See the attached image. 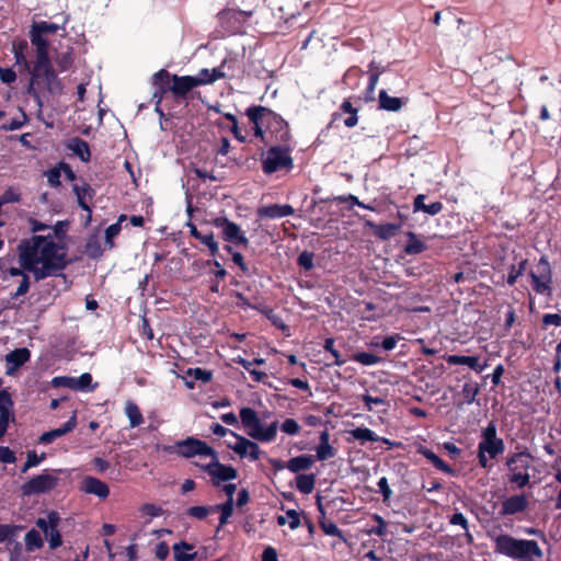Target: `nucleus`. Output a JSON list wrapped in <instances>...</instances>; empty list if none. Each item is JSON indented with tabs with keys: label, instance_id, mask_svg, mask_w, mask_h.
<instances>
[{
	"label": "nucleus",
	"instance_id": "nucleus-1",
	"mask_svg": "<svg viewBox=\"0 0 561 561\" xmlns=\"http://www.w3.org/2000/svg\"><path fill=\"white\" fill-rule=\"evenodd\" d=\"M19 267H10L11 277H23L32 273L35 282L48 277L64 276L69 264L67 248L53 240L51 236L33 234L22 239L16 248Z\"/></svg>",
	"mask_w": 561,
	"mask_h": 561
},
{
	"label": "nucleus",
	"instance_id": "nucleus-2",
	"mask_svg": "<svg viewBox=\"0 0 561 561\" xmlns=\"http://www.w3.org/2000/svg\"><path fill=\"white\" fill-rule=\"evenodd\" d=\"M494 551L517 561H535L543 556L536 540L517 539L507 534L493 538Z\"/></svg>",
	"mask_w": 561,
	"mask_h": 561
},
{
	"label": "nucleus",
	"instance_id": "nucleus-3",
	"mask_svg": "<svg viewBox=\"0 0 561 561\" xmlns=\"http://www.w3.org/2000/svg\"><path fill=\"white\" fill-rule=\"evenodd\" d=\"M248 121L252 124L251 129L254 131V136L261 138L264 144L271 141L267 133L272 126L282 124V118L277 114L261 105L248 107Z\"/></svg>",
	"mask_w": 561,
	"mask_h": 561
},
{
	"label": "nucleus",
	"instance_id": "nucleus-4",
	"mask_svg": "<svg viewBox=\"0 0 561 561\" xmlns=\"http://www.w3.org/2000/svg\"><path fill=\"white\" fill-rule=\"evenodd\" d=\"M528 276L531 288L537 295L552 296L553 272L547 255L540 256L536 270H530Z\"/></svg>",
	"mask_w": 561,
	"mask_h": 561
},
{
	"label": "nucleus",
	"instance_id": "nucleus-5",
	"mask_svg": "<svg viewBox=\"0 0 561 561\" xmlns=\"http://www.w3.org/2000/svg\"><path fill=\"white\" fill-rule=\"evenodd\" d=\"M294 161L289 148L286 146H272L262 153V169L265 174L275 173L282 169L291 170Z\"/></svg>",
	"mask_w": 561,
	"mask_h": 561
},
{
	"label": "nucleus",
	"instance_id": "nucleus-6",
	"mask_svg": "<svg viewBox=\"0 0 561 561\" xmlns=\"http://www.w3.org/2000/svg\"><path fill=\"white\" fill-rule=\"evenodd\" d=\"M277 426V421L264 425L257 413L253 409L248 408V436L263 443H268L275 439Z\"/></svg>",
	"mask_w": 561,
	"mask_h": 561
},
{
	"label": "nucleus",
	"instance_id": "nucleus-7",
	"mask_svg": "<svg viewBox=\"0 0 561 561\" xmlns=\"http://www.w3.org/2000/svg\"><path fill=\"white\" fill-rule=\"evenodd\" d=\"M58 477L45 469L41 474H37L24 482L21 485V492L24 496L48 493L58 485Z\"/></svg>",
	"mask_w": 561,
	"mask_h": 561
},
{
	"label": "nucleus",
	"instance_id": "nucleus-8",
	"mask_svg": "<svg viewBox=\"0 0 561 561\" xmlns=\"http://www.w3.org/2000/svg\"><path fill=\"white\" fill-rule=\"evenodd\" d=\"M478 447L486 453L489 458L496 459L505 450L504 440L497 436V428L494 421H491L481 432V439Z\"/></svg>",
	"mask_w": 561,
	"mask_h": 561
},
{
	"label": "nucleus",
	"instance_id": "nucleus-9",
	"mask_svg": "<svg viewBox=\"0 0 561 561\" xmlns=\"http://www.w3.org/2000/svg\"><path fill=\"white\" fill-rule=\"evenodd\" d=\"M175 451L184 458H191L196 455L210 456L214 459L217 457V453L211 447H209L205 442L194 437H187L184 440L178 442L175 445Z\"/></svg>",
	"mask_w": 561,
	"mask_h": 561
},
{
	"label": "nucleus",
	"instance_id": "nucleus-10",
	"mask_svg": "<svg viewBox=\"0 0 561 561\" xmlns=\"http://www.w3.org/2000/svg\"><path fill=\"white\" fill-rule=\"evenodd\" d=\"M173 75L165 69H160L152 76L154 91L152 98L156 100V111L163 115L160 104L168 93H172Z\"/></svg>",
	"mask_w": 561,
	"mask_h": 561
},
{
	"label": "nucleus",
	"instance_id": "nucleus-11",
	"mask_svg": "<svg viewBox=\"0 0 561 561\" xmlns=\"http://www.w3.org/2000/svg\"><path fill=\"white\" fill-rule=\"evenodd\" d=\"M205 471L210 476L215 485L221 482L230 481L237 478V470L231 466L220 463L217 458L213 462L205 466Z\"/></svg>",
	"mask_w": 561,
	"mask_h": 561
},
{
	"label": "nucleus",
	"instance_id": "nucleus-12",
	"mask_svg": "<svg viewBox=\"0 0 561 561\" xmlns=\"http://www.w3.org/2000/svg\"><path fill=\"white\" fill-rule=\"evenodd\" d=\"M72 192L77 197L78 206L88 213L87 225H89L91 221L92 209L88 204V199L91 201L94 197L95 191L88 182L81 180V184H73Z\"/></svg>",
	"mask_w": 561,
	"mask_h": 561
},
{
	"label": "nucleus",
	"instance_id": "nucleus-13",
	"mask_svg": "<svg viewBox=\"0 0 561 561\" xmlns=\"http://www.w3.org/2000/svg\"><path fill=\"white\" fill-rule=\"evenodd\" d=\"M344 114H347V117L343 119V124L345 127L353 128L357 125L358 108L353 106L351 99H344L339 110L332 114L330 126H332L335 122L340 121Z\"/></svg>",
	"mask_w": 561,
	"mask_h": 561
},
{
	"label": "nucleus",
	"instance_id": "nucleus-14",
	"mask_svg": "<svg viewBox=\"0 0 561 561\" xmlns=\"http://www.w3.org/2000/svg\"><path fill=\"white\" fill-rule=\"evenodd\" d=\"M215 226L221 228L222 237L226 241L231 243H244L245 238L243 237L238 225L229 221L225 217H218L214 220Z\"/></svg>",
	"mask_w": 561,
	"mask_h": 561
},
{
	"label": "nucleus",
	"instance_id": "nucleus-15",
	"mask_svg": "<svg viewBox=\"0 0 561 561\" xmlns=\"http://www.w3.org/2000/svg\"><path fill=\"white\" fill-rule=\"evenodd\" d=\"M31 358V352L26 347H20L11 351L5 355L8 376L13 375L21 366L27 363Z\"/></svg>",
	"mask_w": 561,
	"mask_h": 561
},
{
	"label": "nucleus",
	"instance_id": "nucleus-16",
	"mask_svg": "<svg viewBox=\"0 0 561 561\" xmlns=\"http://www.w3.org/2000/svg\"><path fill=\"white\" fill-rule=\"evenodd\" d=\"M528 499L526 494H515L502 502V508L500 514L502 516L515 515L523 513L528 507Z\"/></svg>",
	"mask_w": 561,
	"mask_h": 561
},
{
	"label": "nucleus",
	"instance_id": "nucleus-17",
	"mask_svg": "<svg viewBox=\"0 0 561 561\" xmlns=\"http://www.w3.org/2000/svg\"><path fill=\"white\" fill-rule=\"evenodd\" d=\"M196 87H198V81L193 76L173 75L172 95L174 99H185L187 93Z\"/></svg>",
	"mask_w": 561,
	"mask_h": 561
},
{
	"label": "nucleus",
	"instance_id": "nucleus-18",
	"mask_svg": "<svg viewBox=\"0 0 561 561\" xmlns=\"http://www.w3.org/2000/svg\"><path fill=\"white\" fill-rule=\"evenodd\" d=\"M81 491H83L87 494H93L98 497L104 500L110 495V488L108 485L101 481L98 478L88 476L83 478L81 482Z\"/></svg>",
	"mask_w": 561,
	"mask_h": 561
},
{
	"label": "nucleus",
	"instance_id": "nucleus-19",
	"mask_svg": "<svg viewBox=\"0 0 561 561\" xmlns=\"http://www.w3.org/2000/svg\"><path fill=\"white\" fill-rule=\"evenodd\" d=\"M210 431L217 435V436H226L227 434H230L234 439L236 443L231 444L228 443V446L232 448L241 458L245 457V437L239 436L232 431L224 427L219 423H214L210 425Z\"/></svg>",
	"mask_w": 561,
	"mask_h": 561
},
{
	"label": "nucleus",
	"instance_id": "nucleus-20",
	"mask_svg": "<svg viewBox=\"0 0 561 561\" xmlns=\"http://www.w3.org/2000/svg\"><path fill=\"white\" fill-rule=\"evenodd\" d=\"M295 209L289 204L278 205V204H271L267 206H262L257 209V216L260 218H283L287 216L294 215Z\"/></svg>",
	"mask_w": 561,
	"mask_h": 561
},
{
	"label": "nucleus",
	"instance_id": "nucleus-21",
	"mask_svg": "<svg viewBox=\"0 0 561 561\" xmlns=\"http://www.w3.org/2000/svg\"><path fill=\"white\" fill-rule=\"evenodd\" d=\"M365 226L380 240H389L394 237L401 228L399 224H376L371 220H365Z\"/></svg>",
	"mask_w": 561,
	"mask_h": 561
},
{
	"label": "nucleus",
	"instance_id": "nucleus-22",
	"mask_svg": "<svg viewBox=\"0 0 561 561\" xmlns=\"http://www.w3.org/2000/svg\"><path fill=\"white\" fill-rule=\"evenodd\" d=\"M531 458L528 451H519L515 453L512 456L507 457L506 466L510 472H523L528 471L530 467L529 459Z\"/></svg>",
	"mask_w": 561,
	"mask_h": 561
},
{
	"label": "nucleus",
	"instance_id": "nucleus-23",
	"mask_svg": "<svg viewBox=\"0 0 561 561\" xmlns=\"http://www.w3.org/2000/svg\"><path fill=\"white\" fill-rule=\"evenodd\" d=\"M48 518L50 519V528L45 533V537L48 540L50 549H56L62 543L61 535L58 530L60 517L57 512H50Z\"/></svg>",
	"mask_w": 561,
	"mask_h": 561
},
{
	"label": "nucleus",
	"instance_id": "nucleus-24",
	"mask_svg": "<svg viewBox=\"0 0 561 561\" xmlns=\"http://www.w3.org/2000/svg\"><path fill=\"white\" fill-rule=\"evenodd\" d=\"M38 79L43 80L49 93L60 94L62 92L64 85L53 67L42 70Z\"/></svg>",
	"mask_w": 561,
	"mask_h": 561
},
{
	"label": "nucleus",
	"instance_id": "nucleus-25",
	"mask_svg": "<svg viewBox=\"0 0 561 561\" xmlns=\"http://www.w3.org/2000/svg\"><path fill=\"white\" fill-rule=\"evenodd\" d=\"M445 360L449 365H467L469 368L477 373H482L485 365L479 363L478 356H466V355H446Z\"/></svg>",
	"mask_w": 561,
	"mask_h": 561
},
{
	"label": "nucleus",
	"instance_id": "nucleus-26",
	"mask_svg": "<svg viewBox=\"0 0 561 561\" xmlns=\"http://www.w3.org/2000/svg\"><path fill=\"white\" fill-rule=\"evenodd\" d=\"M67 148L73 152L81 161L89 162L91 158V150L89 144L80 137L70 139Z\"/></svg>",
	"mask_w": 561,
	"mask_h": 561
},
{
	"label": "nucleus",
	"instance_id": "nucleus-27",
	"mask_svg": "<svg viewBox=\"0 0 561 561\" xmlns=\"http://www.w3.org/2000/svg\"><path fill=\"white\" fill-rule=\"evenodd\" d=\"M314 463V457L312 455H300L290 458L286 462V468L293 473H299L301 471L309 470Z\"/></svg>",
	"mask_w": 561,
	"mask_h": 561
},
{
	"label": "nucleus",
	"instance_id": "nucleus-28",
	"mask_svg": "<svg viewBox=\"0 0 561 561\" xmlns=\"http://www.w3.org/2000/svg\"><path fill=\"white\" fill-rule=\"evenodd\" d=\"M379 108L388 112H399L404 101L401 98L390 96L386 90H380L378 95Z\"/></svg>",
	"mask_w": 561,
	"mask_h": 561
},
{
	"label": "nucleus",
	"instance_id": "nucleus-29",
	"mask_svg": "<svg viewBox=\"0 0 561 561\" xmlns=\"http://www.w3.org/2000/svg\"><path fill=\"white\" fill-rule=\"evenodd\" d=\"M350 434L352 435V437L354 439L360 442V444H364L366 442H379V440H381L383 444L392 445L390 439L377 436L375 434V432L371 431L368 427H356L354 430H351Z\"/></svg>",
	"mask_w": 561,
	"mask_h": 561
},
{
	"label": "nucleus",
	"instance_id": "nucleus-30",
	"mask_svg": "<svg viewBox=\"0 0 561 561\" xmlns=\"http://www.w3.org/2000/svg\"><path fill=\"white\" fill-rule=\"evenodd\" d=\"M407 238L408 241L403 249L407 255H416L427 250L426 243L420 240L413 231L407 232Z\"/></svg>",
	"mask_w": 561,
	"mask_h": 561
},
{
	"label": "nucleus",
	"instance_id": "nucleus-31",
	"mask_svg": "<svg viewBox=\"0 0 561 561\" xmlns=\"http://www.w3.org/2000/svg\"><path fill=\"white\" fill-rule=\"evenodd\" d=\"M53 67L49 58V49L36 50V61L32 71V79L38 80L41 71Z\"/></svg>",
	"mask_w": 561,
	"mask_h": 561
},
{
	"label": "nucleus",
	"instance_id": "nucleus-32",
	"mask_svg": "<svg viewBox=\"0 0 561 561\" xmlns=\"http://www.w3.org/2000/svg\"><path fill=\"white\" fill-rule=\"evenodd\" d=\"M225 77V73L221 71L219 67L213 68L211 70L204 68L198 71L196 76H193L196 81H198L199 85H205L215 82L218 79Z\"/></svg>",
	"mask_w": 561,
	"mask_h": 561
},
{
	"label": "nucleus",
	"instance_id": "nucleus-33",
	"mask_svg": "<svg viewBox=\"0 0 561 561\" xmlns=\"http://www.w3.org/2000/svg\"><path fill=\"white\" fill-rule=\"evenodd\" d=\"M528 266V259L522 257L517 264H512L508 267L507 278L506 283L510 286H514L517 282V279L524 275Z\"/></svg>",
	"mask_w": 561,
	"mask_h": 561
},
{
	"label": "nucleus",
	"instance_id": "nucleus-34",
	"mask_svg": "<svg viewBox=\"0 0 561 561\" xmlns=\"http://www.w3.org/2000/svg\"><path fill=\"white\" fill-rule=\"evenodd\" d=\"M125 414L129 420L130 427H137L145 421L139 407L131 400L125 404Z\"/></svg>",
	"mask_w": 561,
	"mask_h": 561
},
{
	"label": "nucleus",
	"instance_id": "nucleus-35",
	"mask_svg": "<svg viewBox=\"0 0 561 561\" xmlns=\"http://www.w3.org/2000/svg\"><path fill=\"white\" fill-rule=\"evenodd\" d=\"M191 234L195 239L199 240L203 244H205L210 250L213 255L218 252V244L214 239L213 232L203 233L195 226H191Z\"/></svg>",
	"mask_w": 561,
	"mask_h": 561
},
{
	"label": "nucleus",
	"instance_id": "nucleus-36",
	"mask_svg": "<svg viewBox=\"0 0 561 561\" xmlns=\"http://www.w3.org/2000/svg\"><path fill=\"white\" fill-rule=\"evenodd\" d=\"M316 474H298L296 477V488L302 494H310L314 490Z\"/></svg>",
	"mask_w": 561,
	"mask_h": 561
},
{
	"label": "nucleus",
	"instance_id": "nucleus-37",
	"mask_svg": "<svg viewBox=\"0 0 561 561\" xmlns=\"http://www.w3.org/2000/svg\"><path fill=\"white\" fill-rule=\"evenodd\" d=\"M193 545L187 543L185 541H180L178 543H174L173 546V553H174V560L175 561H193L195 560L197 553H186L183 550H192Z\"/></svg>",
	"mask_w": 561,
	"mask_h": 561
},
{
	"label": "nucleus",
	"instance_id": "nucleus-38",
	"mask_svg": "<svg viewBox=\"0 0 561 561\" xmlns=\"http://www.w3.org/2000/svg\"><path fill=\"white\" fill-rule=\"evenodd\" d=\"M126 215H121L115 224L110 225L105 229V245L108 249L114 248V238L117 237L122 230V222L126 220Z\"/></svg>",
	"mask_w": 561,
	"mask_h": 561
},
{
	"label": "nucleus",
	"instance_id": "nucleus-39",
	"mask_svg": "<svg viewBox=\"0 0 561 561\" xmlns=\"http://www.w3.org/2000/svg\"><path fill=\"white\" fill-rule=\"evenodd\" d=\"M261 313L271 321V323L283 332H288L289 327L283 321L282 317L274 311V309L270 306H264L261 309Z\"/></svg>",
	"mask_w": 561,
	"mask_h": 561
},
{
	"label": "nucleus",
	"instance_id": "nucleus-40",
	"mask_svg": "<svg viewBox=\"0 0 561 561\" xmlns=\"http://www.w3.org/2000/svg\"><path fill=\"white\" fill-rule=\"evenodd\" d=\"M335 340L333 337H328L324 341L323 348L324 351L329 352L331 356L333 357V360L331 363H327L325 365L328 367L330 366H342L346 363V359L342 357L341 353L334 347Z\"/></svg>",
	"mask_w": 561,
	"mask_h": 561
},
{
	"label": "nucleus",
	"instance_id": "nucleus-41",
	"mask_svg": "<svg viewBox=\"0 0 561 561\" xmlns=\"http://www.w3.org/2000/svg\"><path fill=\"white\" fill-rule=\"evenodd\" d=\"M217 512H220L219 526H224L233 512L232 499H228L224 504L213 505V513Z\"/></svg>",
	"mask_w": 561,
	"mask_h": 561
},
{
	"label": "nucleus",
	"instance_id": "nucleus-42",
	"mask_svg": "<svg viewBox=\"0 0 561 561\" xmlns=\"http://www.w3.org/2000/svg\"><path fill=\"white\" fill-rule=\"evenodd\" d=\"M13 405L14 402L9 391L0 390V415L14 416Z\"/></svg>",
	"mask_w": 561,
	"mask_h": 561
},
{
	"label": "nucleus",
	"instance_id": "nucleus-43",
	"mask_svg": "<svg viewBox=\"0 0 561 561\" xmlns=\"http://www.w3.org/2000/svg\"><path fill=\"white\" fill-rule=\"evenodd\" d=\"M25 546L27 551H34L36 549H39L43 547V539L41 534L35 530L31 529L25 535Z\"/></svg>",
	"mask_w": 561,
	"mask_h": 561
},
{
	"label": "nucleus",
	"instance_id": "nucleus-44",
	"mask_svg": "<svg viewBox=\"0 0 561 561\" xmlns=\"http://www.w3.org/2000/svg\"><path fill=\"white\" fill-rule=\"evenodd\" d=\"M352 358L356 363H359L364 366H373V365H376V364H379L382 362L381 357H379L373 353H367V352L355 353V354H353Z\"/></svg>",
	"mask_w": 561,
	"mask_h": 561
},
{
	"label": "nucleus",
	"instance_id": "nucleus-45",
	"mask_svg": "<svg viewBox=\"0 0 561 561\" xmlns=\"http://www.w3.org/2000/svg\"><path fill=\"white\" fill-rule=\"evenodd\" d=\"M30 39L36 50L49 49L48 41L33 25H31L30 30Z\"/></svg>",
	"mask_w": 561,
	"mask_h": 561
},
{
	"label": "nucleus",
	"instance_id": "nucleus-46",
	"mask_svg": "<svg viewBox=\"0 0 561 561\" xmlns=\"http://www.w3.org/2000/svg\"><path fill=\"white\" fill-rule=\"evenodd\" d=\"M76 426H77V415H76V413H73L69 417V420L66 423H64L60 427L54 428L49 432L53 434L54 438L57 439L70 432H72L76 428Z\"/></svg>",
	"mask_w": 561,
	"mask_h": 561
},
{
	"label": "nucleus",
	"instance_id": "nucleus-47",
	"mask_svg": "<svg viewBox=\"0 0 561 561\" xmlns=\"http://www.w3.org/2000/svg\"><path fill=\"white\" fill-rule=\"evenodd\" d=\"M213 513L211 506H192L188 507L185 512V515L198 520L205 519L209 514Z\"/></svg>",
	"mask_w": 561,
	"mask_h": 561
},
{
	"label": "nucleus",
	"instance_id": "nucleus-48",
	"mask_svg": "<svg viewBox=\"0 0 561 561\" xmlns=\"http://www.w3.org/2000/svg\"><path fill=\"white\" fill-rule=\"evenodd\" d=\"M314 253L311 251H302L297 257V264L300 268L306 272L311 271L314 267Z\"/></svg>",
	"mask_w": 561,
	"mask_h": 561
},
{
	"label": "nucleus",
	"instance_id": "nucleus-49",
	"mask_svg": "<svg viewBox=\"0 0 561 561\" xmlns=\"http://www.w3.org/2000/svg\"><path fill=\"white\" fill-rule=\"evenodd\" d=\"M320 528L328 536L339 537L341 540L346 541L342 530L331 520H321Z\"/></svg>",
	"mask_w": 561,
	"mask_h": 561
},
{
	"label": "nucleus",
	"instance_id": "nucleus-50",
	"mask_svg": "<svg viewBox=\"0 0 561 561\" xmlns=\"http://www.w3.org/2000/svg\"><path fill=\"white\" fill-rule=\"evenodd\" d=\"M478 393H479V386L477 382L470 381V382H466L462 386V394H463L465 403L471 404L476 400V397L478 396Z\"/></svg>",
	"mask_w": 561,
	"mask_h": 561
},
{
	"label": "nucleus",
	"instance_id": "nucleus-51",
	"mask_svg": "<svg viewBox=\"0 0 561 561\" xmlns=\"http://www.w3.org/2000/svg\"><path fill=\"white\" fill-rule=\"evenodd\" d=\"M21 526L0 524V543L11 541L15 534L21 529Z\"/></svg>",
	"mask_w": 561,
	"mask_h": 561
},
{
	"label": "nucleus",
	"instance_id": "nucleus-52",
	"mask_svg": "<svg viewBox=\"0 0 561 561\" xmlns=\"http://www.w3.org/2000/svg\"><path fill=\"white\" fill-rule=\"evenodd\" d=\"M508 481L516 484L519 489L525 488L530 481V474L528 471L523 472H510Z\"/></svg>",
	"mask_w": 561,
	"mask_h": 561
},
{
	"label": "nucleus",
	"instance_id": "nucleus-53",
	"mask_svg": "<svg viewBox=\"0 0 561 561\" xmlns=\"http://www.w3.org/2000/svg\"><path fill=\"white\" fill-rule=\"evenodd\" d=\"M186 375L192 377L194 380H199L202 382H209L213 378L211 371L199 367L188 368Z\"/></svg>",
	"mask_w": 561,
	"mask_h": 561
},
{
	"label": "nucleus",
	"instance_id": "nucleus-54",
	"mask_svg": "<svg viewBox=\"0 0 561 561\" xmlns=\"http://www.w3.org/2000/svg\"><path fill=\"white\" fill-rule=\"evenodd\" d=\"M21 112V118H13L10 123L3 124L0 128L2 130L9 131V130H16L23 127L27 122L28 117L26 113L23 111V108H20Z\"/></svg>",
	"mask_w": 561,
	"mask_h": 561
},
{
	"label": "nucleus",
	"instance_id": "nucleus-55",
	"mask_svg": "<svg viewBox=\"0 0 561 561\" xmlns=\"http://www.w3.org/2000/svg\"><path fill=\"white\" fill-rule=\"evenodd\" d=\"M316 459L323 461L335 456V449L330 444H319L316 448Z\"/></svg>",
	"mask_w": 561,
	"mask_h": 561
},
{
	"label": "nucleus",
	"instance_id": "nucleus-56",
	"mask_svg": "<svg viewBox=\"0 0 561 561\" xmlns=\"http://www.w3.org/2000/svg\"><path fill=\"white\" fill-rule=\"evenodd\" d=\"M373 519L377 523L376 526H374L370 530V535H376L378 537H383L387 534V522L383 519L382 516L378 514L373 515Z\"/></svg>",
	"mask_w": 561,
	"mask_h": 561
},
{
	"label": "nucleus",
	"instance_id": "nucleus-57",
	"mask_svg": "<svg viewBox=\"0 0 561 561\" xmlns=\"http://www.w3.org/2000/svg\"><path fill=\"white\" fill-rule=\"evenodd\" d=\"M92 376L89 373L80 375L78 378H73L72 389L73 390H87L91 386Z\"/></svg>",
	"mask_w": 561,
	"mask_h": 561
},
{
	"label": "nucleus",
	"instance_id": "nucleus-58",
	"mask_svg": "<svg viewBox=\"0 0 561 561\" xmlns=\"http://www.w3.org/2000/svg\"><path fill=\"white\" fill-rule=\"evenodd\" d=\"M32 25L34 26V28H36L43 35L56 34L58 32V30H59V25L58 24L49 23V22H46V21L34 22Z\"/></svg>",
	"mask_w": 561,
	"mask_h": 561
},
{
	"label": "nucleus",
	"instance_id": "nucleus-59",
	"mask_svg": "<svg viewBox=\"0 0 561 561\" xmlns=\"http://www.w3.org/2000/svg\"><path fill=\"white\" fill-rule=\"evenodd\" d=\"M301 427L298 422L294 419H286L280 424V431L288 435H297L299 434Z\"/></svg>",
	"mask_w": 561,
	"mask_h": 561
},
{
	"label": "nucleus",
	"instance_id": "nucleus-60",
	"mask_svg": "<svg viewBox=\"0 0 561 561\" xmlns=\"http://www.w3.org/2000/svg\"><path fill=\"white\" fill-rule=\"evenodd\" d=\"M21 199V195L15 192L12 187H9L0 196V208L9 203H18Z\"/></svg>",
	"mask_w": 561,
	"mask_h": 561
},
{
	"label": "nucleus",
	"instance_id": "nucleus-61",
	"mask_svg": "<svg viewBox=\"0 0 561 561\" xmlns=\"http://www.w3.org/2000/svg\"><path fill=\"white\" fill-rule=\"evenodd\" d=\"M437 470L444 472V473H447L449 476H453L455 477L456 476V470L450 466L448 465L447 462H445L440 457H438L437 455L434 457V459L432 460L431 462Z\"/></svg>",
	"mask_w": 561,
	"mask_h": 561
},
{
	"label": "nucleus",
	"instance_id": "nucleus-62",
	"mask_svg": "<svg viewBox=\"0 0 561 561\" xmlns=\"http://www.w3.org/2000/svg\"><path fill=\"white\" fill-rule=\"evenodd\" d=\"M73 64V57L71 53L61 54L56 58V65L60 71L68 70Z\"/></svg>",
	"mask_w": 561,
	"mask_h": 561
},
{
	"label": "nucleus",
	"instance_id": "nucleus-63",
	"mask_svg": "<svg viewBox=\"0 0 561 561\" xmlns=\"http://www.w3.org/2000/svg\"><path fill=\"white\" fill-rule=\"evenodd\" d=\"M449 523L451 525H455V526H460L465 531H468L469 529V523H468V519L466 518V516L456 511L450 517H449Z\"/></svg>",
	"mask_w": 561,
	"mask_h": 561
},
{
	"label": "nucleus",
	"instance_id": "nucleus-64",
	"mask_svg": "<svg viewBox=\"0 0 561 561\" xmlns=\"http://www.w3.org/2000/svg\"><path fill=\"white\" fill-rule=\"evenodd\" d=\"M549 325L561 327V313H546L542 317V329Z\"/></svg>",
	"mask_w": 561,
	"mask_h": 561
}]
</instances>
